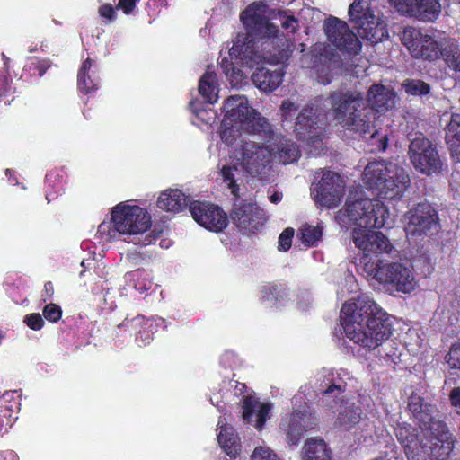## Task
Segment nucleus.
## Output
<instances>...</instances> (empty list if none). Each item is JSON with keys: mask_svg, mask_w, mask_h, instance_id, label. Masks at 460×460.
<instances>
[{"mask_svg": "<svg viewBox=\"0 0 460 460\" xmlns=\"http://www.w3.org/2000/svg\"><path fill=\"white\" fill-rule=\"evenodd\" d=\"M252 137H257L261 141L241 139L233 153L235 164L224 165L221 169L223 180L234 195L238 190L236 181L241 172L254 177L266 173L273 162L288 164L299 157L296 143L275 132L270 124L269 132H255Z\"/></svg>", "mask_w": 460, "mask_h": 460, "instance_id": "obj_1", "label": "nucleus"}, {"mask_svg": "<svg viewBox=\"0 0 460 460\" xmlns=\"http://www.w3.org/2000/svg\"><path fill=\"white\" fill-rule=\"evenodd\" d=\"M408 407L420 434L406 423L398 424L395 435L404 447L409 460L447 459L454 448V438L438 418L435 407L422 397L412 394Z\"/></svg>", "mask_w": 460, "mask_h": 460, "instance_id": "obj_2", "label": "nucleus"}, {"mask_svg": "<svg viewBox=\"0 0 460 460\" xmlns=\"http://www.w3.org/2000/svg\"><path fill=\"white\" fill-rule=\"evenodd\" d=\"M336 221L341 227L352 228V240L364 255L390 253L389 240L374 228L385 226L389 211L378 199L354 198L350 194L345 208L338 211Z\"/></svg>", "mask_w": 460, "mask_h": 460, "instance_id": "obj_3", "label": "nucleus"}, {"mask_svg": "<svg viewBox=\"0 0 460 460\" xmlns=\"http://www.w3.org/2000/svg\"><path fill=\"white\" fill-rule=\"evenodd\" d=\"M340 319L346 336L368 349H376L392 334L391 316L367 295L344 303Z\"/></svg>", "mask_w": 460, "mask_h": 460, "instance_id": "obj_4", "label": "nucleus"}, {"mask_svg": "<svg viewBox=\"0 0 460 460\" xmlns=\"http://www.w3.org/2000/svg\"><path fill=\"white\" fill-rule=\"evenodd\" d=\"M267 5L262 3L251 4L240 15V19L247 30L246 35H238L228 54L231 59L227 61L223 58L221 66L226 73L232 68L234 60L237 64L253 67L262 62L263 58L255 49L253 40L250 38L258 36L261 38L274 37L279 30L277 26L269 22L267 17Z\"/></svg>", "mask_w": 460, "mask_h": 460, "instance_id": "obj_5", "label": "nucleus"}, {"mask_svg": "<svg viewBox=\"0 0 460 460\" xmlns=\"http://www.w3.org/2000/svg\"><path fill=\"white\" fill-rule=\"evenodd\" d=\"M333 120L345 129L375 138L370 112L365 107L364 93L357 89L333 91L328 97Z\"/></svg>", "mask_w": 460, "mask_h": 460, "instance_id": "obj_6", "label": "nucleus"}, {"mask_svg": "<svg viewBox=\"0 0 460 460\" xmlns=\"http://www.w3.org/2000/svg\"><path fill=\"white\" fill-rule=\"evenodd\" d=\"M225 116L221 124V139L232 146L242 134L252 136L255 132L267 133L270 122L260 112L249 106L243 95L230 96L224 106Z\"/></svg>", "mask_w": 460, "mask_h": 460, "instance_id": "obj_7", "label": "nucleus"}, {"mask_svg": "<svg viewBox=\"0 0 460 460\" xmlns=\"http://www.w3.org/2000/svg\"><path fill=\"white\" fill-rule=\"evenodd\" d=\"M151 225V216L146 209L128 202H120L112 208L111 221L100 224L97 234L102 242L111 243L121 235H141Z\"/></svg>", "mask_w": 460, "mask_h": 460, "instance_id": "obj_8", "label": "nucleus"}, {"mask_svg": "<svg viewBox=\"0 0 460 460\" xmlns=\"http://www.w3.org/2000/svg\"><path fill=\"white\" fill-rule=\"evenodd\" d=\"M363 181L378 198L399 199L409 186L410 177L397 164L378 160L369 162L365 167Z\"/></svg>", "mask_w": 460, "mask_h": 460, "instance_id": "obj_9", "label": "nucleus"}, {"mask_svg": "<svg viewBox=\"0 0 460 460\" xmlns=\"http://www.w3.org/2000/svg\"><path fill=\"white\" fill-rule=\"evenodd\" d=\"M370 255H364L360 259V267L368 279L379 284L393 287L396 291L409 294L418 286L416 276L411 267L400 262L385 263L371 260Z\"/></svg>", "mask_w": 460, "mask_h": 460, "instance_id": "obj_10", "label": "nucleus"}, {"mask_svg": "<svg viewBox=\"0 0 460 460\" xmlns=\"http://www.w3.org/2000/svg\"><path fill=\"white\" fill-rule=\"evenodd\" d=\"M447 36L445 32H423L414 27L404 28L402 33V42L415 58L428 60L437 59L442 51Z\"/></svg>", "mask_w": 460, "mask_h": 460, "instance_id": "obj_11", "label": "nucleus"}, {"mask_svg": "<svg viewBox=\"0 0 460 460\" xmlns=\"http://www.w3.org/2000/svg\"><path fill=\"white\" fill-rule=\"evenodd\" d=\"M349 16L361 38L376 43L388 36L385 24L374 13L370 0H354L349 5Z\"/></svg>", "mask_w": 460, "mask_h": 460, "instance_id": "obj_12", "label": "nucleus"}, {"mask_svg": "<svg viewBox=\"0 0 460 460\" xmlns=\"http://www.w3.org/2000/svg\"><path fill=\"white\" fill-rule=\"evenodd\" d=\"M293 411L282 419L280 428L286 433L289 445H296L304 432L316 425V419L301 394L292 399Z\"/></svg>", "mask_w": 460, "mask_h": 460, "instance_id": "obj_13", "label": "nucleus"}, {"mask_svg": "<svg viewBox=\"0 0 460 460\" xmlns=\"http://www.w3.org/2000/svg\"><path fill=\"white\" fill-rule=\"evenodd\" d=\"M405 232L409 239L419 240L438 232L436 210L429 204L420 203L404 215Z\"/></svg>", "mask_w": 460, "mask_h": 460, "instance_id": "obj_14", "label": "nucleus"}, {"mask_svg": "<svg viewBox=\"0 0 460 460\" xmlns=\"http://www.w3.org/2000/svg\"><path fill=\"white\" fill-rule=\"evenodd\" d=\"M409 156L414 168L427 175L437 173L441 170V161L431 142L419 134L411 140Z\"/></svg>", "mask_w": 460, "mask_h": 460, "instance_id": "obj_15", "label": "nucleus"}, {"mask_svg": "<svg viewBox=\"0 0 460 460\" xmlns=\"http://www.w3.org/2000/svg\"><path fill=\"white\" fill-rule=\"evenodd\" d=\"M344 187V181L338 173L324 171L320 181L312 185L311 195L320 206L332 208L341 203Z\"/></svg>", "mask_w": 460, "mask_h": 460, "instance_id": "obj_16", "label": "nucleus"}, {"mask_svg": "<svg viewBox=\"0 0 460 460\" xmlns=\"http://www.w3.org/2000/svg\"><path fill=\"white\" fill-rule=\"evenodd\" d=\"M324 31L331 45L343 53L357 55L361 49L358 36L348 24L336 17H329L324 22Z\"/></svg>", "mask_w": 460, "mask_h": 460, "instance_id": "obj_17", "label": "nucleus"}, {"mask_svg": "<svg viewBox=\"0 0 460 460\" xmlns=\"http://www.w3.org/2000/svg\"><path fill=\"white\" fill-rule=\"evenodd\" d=\"M193 219L201 226L212 232H221L227 226L226 214L213 204L194 201L190 205Z\"/></svg>", "mask_w": 460, "mask_h": 460, "instance_id": "obj_18", "label": "nucleus"}, {"mask_svg": "<svg viewBox=\"0 0 460 460\" xmlns=\"http://www.w3.org/2000/svg\"><path fill=\"white\" fill-rule=\"evenodd\" d=\"M231 218L244 233L259 231L266 221L264 211L252 203L235 204L231 213Z\"/></svg>", "mask_w": 460, "mask_h": 460, "instance_id": "obj_19", "label": "nucleus"}, {"mask_svg": "<svg viewBox=\"0 0 460 460\" xmlns=\"http://www.w3.org/2000/svg\"><path fill=\"white\" fill-rule=\"evenodd\" d=\"M398 12L425 22L435 21L441 12L438 0H390Z\"/></svg>", "mask_w": 460, "mask_h": 460, "instance_id": "obj_20", "label": "nucleus"}, {"mask_svg": "<svg viewBox=\"0 0 460 460\" xmlns=\"http://www.w3.org/2000/svg\"><path fill=\"white\" fill-rule=\"evenodd\" d=\"M296 135L304 140L315 143L323 134V122L313 105H305L297 114L295 123Z\"/></svg>", "mask_w": 460, "mask_h": 460, "instance_id": "obj_21", "label": "nucleus"}, {"mask_svg": "<svg viewBox=\"0 0 460 460\" xmlns=\"http://www.w3.org/2000/svg\"><path fill=\"white\" fill-rule=\"evenodd\" d=\"M243 420L252 424L256 429H262L270 419L272 404L261 402L255 396L247 394L243 397Z\"/></svg>", "mask_w": 460, "mask_h": 460, "instance_id": "obj_22", "label": "nucleus"}, {"mask_svg": "<svg viewBox=\"0 0 460 460\" xmlns=\"http://www.w3.org/2000/svg\"><path fill=\"white\" fill-rule=\"evenodd\" d=\"M347 373L343 370L334 373L330 369H323L317 376L319 382L318 390L323 394V400L328 402L329 399L333 398L335 402L338 396L345 390L346 382L345 376Z\"/></svg>", "mask_w": 460, "mask_h": 460, "instance_id": "obj_23", "label": "nucleus"}, {"mask_svg": "<svg viewBox=\"0 0 460 460\" xmlns=\"http://www.w3.org/2000/svg\"><path fill=\"white\" fill-rule=\"evenodd\" d=\"M340 403L337 409L335 427L341 430H350L359 423L362 418L360 402L358 400H340Z\"/></svg>", "mask_w": 460, "mask_h": 460, "instance_id": "obj_24", "label": "nucleus"}, {"mask_svg": "<svg viewBox=\"0 0 460 460\" xmlns=\"http://www.w3.org/2000/svg\"><path fill=\"white\" fill-rule=\"evenodd\" d=\"M284 73L281 69L270 70L265 66L257 67L252 75L255 86L264 93L276 90L282 82Z\"/></svg>", "mask_w": 460, "mask_h": 460, "instance_id": "obj_25", "label": "nucleus"}, {"mask_svg": "<svg viewBox=\"0 0 460 460\" xmlns=\"http://www.w3.org/2000/svg\"><path fill=\"white\" fill-rule=\"evenodd\" d=\"M367 102L377 111L389 110L395 104V93L384 85L374 84L367 92Z\"/></svg>", "mask_w": 460, "mask_h": 460, "instance_id": "obj_26", "label": "nucleus"}, {"mask_svg": "<svg viewBox=\"0 0 460 460\" xmlns=\"http://www.w3.org/2000/svg\"><path fill=\"white\" fill-rule=\"evenodd\" d=\"M187 206L186 195L177 189L164 190L157 199V207L168 212L179 213L185 209Z\"/></svg>", "mask_w": 460, "mask_h": 460, "instance_id": "obj_27", "label": "nucleus"}, {"mask_svg": "<svg viewBox=\"0 0 460 460\" xmlns=\"http://www.w3.org/2000/svg\"><path fill=\"white\" fill-rule=\"evenodd\" d=\"M217 440L229 456H235L239 451V439L232 426L226 423V418H219L217 423Z\"/></svg>", "mask_w": 460, "mask_h": 460, "instance_id": "obj_28", "label": "nucleus"}, {"mask_svg": "<svg viewBox=\"0 0 460 460\" xmlns=\"http://www.w3.org/2000/svg\"><path fill=\"white\" fill-rule=\"evenodd\" d=\"M95 63L91 58H87L82 65L77 75V84L81 92L89 93L97 89L99 78L96 71L93 69Z\"/></svg>", "mask_w": 460, "mask_h": 460, "instance_id": "obj_29", "label": "nucleus"}, {"mask_svg": "<svg viewBox=\"0 0 460 460\" xmlns=\"http://www.w3.org/2000/svg\"><path fill=\"white\" fill-rule=\"evenodd\" d=\"M227 388L226 389V392L223 393V394H213V396L210 398L211 403L217 407L219 411H224L225 406L220 405V402L224 401L225 403H237L238 402L235 400V398H240V402H243V393L246 389V385L243 383H239L234 380H231L227 384Z\"/></svg>", "mask_w": 460, "mask_h": 460, "instance_id": "obj_30", "label": "nucleus"}, {"mask_svg": "<svg viewBox=\"0 0 460 460\" xmlns=\"http://www.w3.org/2000/svg\"><path fill=\"white\" fill-rule=\"evenodd\" d=\"M341 66V58L332 55L331 58L327 60L326 57L320 58V64L316 66V73L318 82L323 84H329L335 74V71Z\"/></svg>", "mask_w": 460, "mask_h": 460, "instance_id": "obj_31", "label": "nucleus"}, {"mask_svg": "<svg viewBox=\"0 0 460 460\" xmlns=\"http://www.w3.org/2000/svg\"><path fill=\"white\" fill-rule=\"evenodd\" d=\"M303 460H330L323 439L309 438L303 447Z\"/></svg>", "mask_w": 460, "mask_h": 460, "instance_id": "obj_32", "label": "nucleus"}, {"mask_svg": "<svg viewBox=\"0 0 460 460\" xmlns=\"http://www.w3.org/2000/svg\"><path fill=\"white\" fill-rule=\"evenodd\" d=\"M199 92L208 103H215L218 98V84L214 72H206L199 79Z\"/></svg>", "mask_w": 460, "mask_h": 460, "instance_id": "obj_33", "label": "nucleus"}, {"mask_svg": "<svg viewBox=\"0 0 460 460\" xmlns=\"http://www.w3.org/2000/svg\"><path fill=\"white\" fill-rule=\"evenodd\" d=\"M447 66L455 72H460V46L448 37L440 53Z\"/></svg>", "mask_w": 460, "mask_h": 460, "instance_id": "obj_34", "label": "nucleus"}, {"mask_svg": "<svg viewBox=\"0 0 460 460\" xmlns=\"http://www.w3.org/2000/svg\"><path fill=\"white\" fill-rule=\"evenodd\" d=\"M323 236V226L309 224L303 225L299 229L298 237L306 247L316 246Z\"/></svg>", "mask_w": 460, "mask_h": 460, "instance_id": "obj_35", "label": "nucleus"}, {"mask_svg": "<svg viewBox=\"0 0 460 460\" xmlns=\"http://www.w3.org/2000/svg\"><path fill=\"white\" fill-rule=\"evenodd\" d=\"M126 278L134 282V288L140 293H143L152 287V282L149 279V274L143 270H136L126 274Z\"/></svg>", "mask_w": 460, "mask_h": 460, "instance_id": "obj_36", "label": "nucleus"}, {"mask_svg": "<svg viewBox=\"0 0 460 460\" xmlns=\"http://www.w3.org/2000/svg\"><path fill=\"white\" fill-rule=\"evenodd\" d=\"M402 87L408 94L416 96L427 95L430 92L429 84L419 79H407Z\"/></svg>", "mask_w": 460, "mask_h": 460, "instance_id": "obj_37", "label": "nucleus"}, {"mask_svg": "<svg viewBox=\"0 0 460 460\" xmlns=\"http://www.w3.org/2000/svg\"><path fill=\"white\" fill-rule=\"evenodd\" d=\"M250 460H280V458L270 447L258 446L252 452Z\"/></svg>", "mask_w": 460, "mask_h": 460, "instance_id": "obj_38", "label": "nucleus"}, {"mask_svg": "<svg viewBox=\"0 0 460 460\" xmlns=\"http://www.w3.org/2000/svg\"><path fill=\"white\" fill-rule=\"evenodd\" d=\"M300 103L291 100H285L281 104V116L284 120H291L296 114Z\"/></svg>", "mask_w": 460, "mask_h": 460, "instance_id": "obj_39", "label": "nucleus"}, {"mask_svg": "<svg viewBox=\"0 0 460 460\" xmlns=\"http://www.w3.org/2000/svg\"><path fill=\"white\" fill-rule=\"evenodd\" d=\"M447 138L460 137V113H454L451 116L450 122L446 128Z\"/></svg>", "mask_w": 460, "mask_h": 460, "instance_id": "obj_40", "label": "nucleus"}, {"mask_svg": "<svg viewBox=\"0 0 460 460\" xmlns=\"http://www.w3.org/2000/svg\"><path fill=\"white\" fill-rule=\"evenodd\" d=\"M279 22L281 27L288 32L294 33L298 28V21L292 15H289L287 12H279Z\"/></svg>", "mask_w": 460, "mask_h": 460, "instance_id": "obj_41", "label": "nucleus"}, {"mask_svg": "<svg viewBox=\"0 0 460 460\" xmlns=\"http://www.w3.org/2000/svg\"><path fill=\"white\" fill-rule=\"evenodd\" d=\"M294 230L292 228L285 229L279 237L278 248L279 251L286 252L291 247Z\"/></svg>", "mask_w": 460, "mask_h": 460, "instance_id": "obj_42", "label": "nucleus"}, {"mask_svg": "<svg viewBox=\"0 0 460 460\" xmlns=\"http://www.w3.org/2000/svg\"><path fill=\"white\" fill-rule=\"evenodd\" d=\"M61 309L59 306L54 305V304H49L45 306L43 310V315L44 317L49 320V322H57L61 317Z\"/></svg>", "mask_w": 460, "mask_h": 460, "instance_id": "obj_43", "label": "nucleus"}, {"mask_svg": "<svg viewBox=\"0 0 460 460\" xmlns=\"http://www.w3.org/2000/svg\"><path fill=\"white\" fill-rule=\"evenodd\" d=\"M381 356L386 362L393 364H397L401 361V352L398 351L397 348L392 345L384 349V354H381Z\"/></svg>", "mask_w": 460, "mask_h": 460, "instance_id": "obj_44", "label": "nucleus"}, {"mask_svg": "<svg viewBox=\"0 0 460 460\" xmlns=\"http://www.w3.org/2000/svg\"><path fill=\"white\" fill-rule=\"evenodd\" d=\"M24 323L32 330H40L44 324V321L40 314H31L25 316Z\"/></svg>", "mask_w": 460, "mask_h": 460, "instance_id": "obj_45", "label": "nucleus"}, {"mask_svg": "<svg viewBox=\"0 0 460 460\" xmlns=\"http://www.w3.org/2000/svg\"><path fill=\"white\" fill-rule=\"evenodd\" d=\"M447 362L454 367L460 368V343L455 344L447 354Z\"/></svg>", "mask_w": 460, "mask_h": 460, "instance_id": "obj_46", "label": "nucleus"}, {"mask_svg": "<svg viewBox=\"0 0 460 460\" xmlns=\"http://www.w3.org/2000/svg\"><path fill=\"white\" fill-rule=\"evenodd\" d=\"M450 146L452 157L460 163V137L459 138H447Z\"/></svg>", "mask_w": 460, "mask_h": 460, "instance_id": "obj_47", "label": "nucleus"}, {"mask_svg": "<svg viewBox=\"0 0 460 460\" xmlns=\"http://www.w3.org/2000/svg\"><path fill=\"white\" fill-rule=\"evenodd\" d=\"M99 14L101 15V17L105 18V19L109 20L110 22L114 21L116 18L115 10L112 7V5L110 4L102 5L99 8Z\"/></svg>", "mask_w": 460, "mask_h": 460, "instance_id": "obj_48", "label": "nucleus"}, {"mask_svg": "<svg viewBox=\"0 0 460 460\" xmlns=\"http://www.w3.org/2000/svg\"><path fill=\"white\" fill-rule=\"evenodd\" d=\"M450 398L453 405L460 407V387L452 390Z\"/></svg>", "mask_w": 460, "mask_h": 460, "instance_id": "obj_49", "label": "nucleus"}, {"mask_svg": "<svg viewBox=\"0 0 460 460\" xmlns=\"http://www.w3.org/2000/svg\"><path fill=\"white\" fill-rule=\"evenodd\" d=\"M157 234L154 233V231L150 232L149 234H146L144 239L141 241L143 245H149L153 243V242L156 239Z\"/></svg>", "mask_w": 460, "mask_h": 460, "instance_id": "obj_50", "label": "nucleus"}, {"mask_svg": "<svg viewBox=\"0 0 460 460\" xmlns=\"http://www.w3.org/2000/svg\"><path fill=\"white\" fill-rule=\"evenodd\" d=\"M151 335L148 334V333H144V332H138V334L137 335V342H140L142 341L143 345H146L147 343L150 342L151 341Z\"/></svg>", "mask_w": 460, "mask_h": 460, "instance_id": "obj_51", "label": "nucleus"}, {"mask_svg": "<svg viewBox=\"0 0 460 460\" xmlns=\"http://www.w3.org/2000/svg\"><path fill=\"white\" fill-rule=\"evenodd\" d=\"M281 199H282V194L278 193V192L273 193V194L270 196V201H271L272 203H274V204H276V203L279 202V201L281 200Z\"/></svg>", "mask_w": 460, "mask_h": 460, "instance_id": "obj_52", "label": "nucleus"}, {"mask_svg": "<svg viewBox=\"0 0 460 460\" xmlns=\"http://www.w3.org/2000/svg\"><path fill=\"white\" fill-rule=\"evenodd\" d=\"M48 67H49L48 65H45V64H40V67H39V75H40V76H42L45 74V72H46Z\"/></svg>", "mask_w": 460, "mask_h": 460, "instance_id": "obj_53", "label": "nucleus"}, {"mask_svg": "<svg viewBox=\"0 0 460 460\" xmlns=\"http://www.w3.org/2000/svg\"><path fill=\"white\" fill-rule=\"evenodd\" d=\"M4 460H16V456L13 452H9L5 455Z\"/></svg>", "mask_w": 460, "mask_h": 460, "instance_id": "obj_54", "label": "nucleus"}, {"mask_svg": "<svg viewBox=\"0 0 460 460\" xmlns=\"http://www.w3.org/2000/svg\"><path fill=\"white\" fill-rule=\"evenodd\" d=\"M2 58L4 59V66L7 67L10 59L4 55V53H2Z\"/></svg>", "mask_w": 460, "mask_h": 460, "instance_id": "obj_55", "label": "nucleus"}, {"mask_svg": "<svg viewBox=\"0 0 460 460\" xmlns=\"http://www.w3.org/2000/svg\"><path fill=\"white\" fill-rule=\"evenodd\" d=\"M383 150L385 149V142H382V147H381Z\"/></svg>", "mask_w": 460, "mask_h": 460, "instance_id": "obj_56", "label": "nucleus"}, {"mask_svg": "<svg viewBox=\"0 0 460 460\" xmlns=\"http://www.w3.org/2000/svg\"><path fill=\"white\" fill-rule=\"evenodd\" d=\"M2 426H3V423H2V421L0 420V432L2 431Z\"/></svg>", "mask_w": 460, "mask_h": 460, "instance_id": "obj_57", "label": "nucleus"}, {"mask_svg": "<svg viewBox=\"0 0 460 460\" xmlns=\"http://www.w3.org/2000/svg\"><path fill=\"white\" fill-rule=\"evenodd\" d=\"M227 460V459H226Z\"/></svg>", "mask_w": 460, "mask_h": 460, "instance_id": "obj_58", "label": "nucleus"}]
</instances>
